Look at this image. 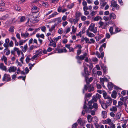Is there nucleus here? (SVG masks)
<instances>
[{"label":"nucleus","instance_id":"nucleus-20","mask_svg":"<svg viewBox=\"0 0 128 128\" xmlns=\"http://www.w3.org/2000/svg\"><path fill=\"white\" fill-rule=\"evenodd\" d=\"M89 75V73L88 70L84 71V73L83 74V75L86 78V80H87V77Z\"/></svg>","mask_w":128,"mask_h":128},{"label":"nucleus","instance_id":"nucleus-60","mask_svg":"<svg viewBox=\"0 0 128 128\" xmlns=\"http://www.w3.org/2000/svg\"><path fill=\"white\" fill-rule=\"evenodd\" d=\"M84 108L85 110L87 112H88V110H87V109H88V108H87L85 104L84 106Z\"/></svg>","mask_w":128,"mask_h":128},{"label":"nucleus","instance_id":"nucleus-16","mask_svg":"<svg viewBox=\"0 0 128 128\" xmlns=\"http://www.w3.org/2000/svg\"><path fill=\"white\" fill-rule=\"evenodd\" d=\"M107 114L106 112L105 111H103L102 113V116L103 118H106L107 116Z\"/></svg>","mask_w":128,"mask_h":128},{"label":"nucleus","instance_id":"nucleus-44","mask_svg":"<svg viewBox=\"0 0 128 128\" xmlns=\"http://www.w3.org/2000/svg\"><path fill=\"white\" fill-rule=\"evenodd\" d=\"M82 48V46L80 44H78L76 45V48H78L79 49V50H81Z\"/></svg>","mask_w":128,"mask_h":128},{"label":"nucleus","instance_id":"nucleus-6","mask_svg":"<svg viewBox=\"0 0 128 128\" xmlns=\"http://www.w3.org/2000/svg\"><path fill=\"white\" fill-rule=\"evenodd\" d=\"M78 124L82 126H84L86 122V121L84 120H83L81 118H79L77 121Z\"/></svg>","mask_w":128,"mask_h":128},{"label":"nucleus","instance_id":"nucleus-13","mask_svg":"<svg viewBox=\"0 0 128 128\" xmlns=\"http://www.w3.org/2000/svg\"><path fill=\"white\" fill-rule=\"evenodd\" d=\"M1 60L2 61L4 62V63L6 65L8 64L7 58L4 55L1 58Z\"/></svg>","mask_w":128,"mask_h":128},{"label":"nucleus","instance_id":"nucleus-28","mask_svg":"<svg viewBox=\"0 0 128 128\" xmlns=\"http://www.w3.org/2000/svg\"><path fill=\"white\" fill-rule=\"evenodd\" d=\"M30 57H31V56L30 55H28L26 58V62L28 64V63L31 60Z\"/></svg>","mask_w":128,"mask_h":128},{"label":"nucleus","instance_id":"nucleus-1","mask_svg":"<svg viewBox=\"0 0 128 128\" xmlns=\"http://www.w3.org/2000/svg\"><path fill=\"white\" fill-rule=\"evenodd\" d=\"M11 78L10 75L7 74H5L2 78V80L3 81L9 82L10 81Z\"/></svg>","mask_w":128,"mask_h":128},{"label":"nucleus","instance_id":"nucleus-4","mask_svg":"<svg viewBox=\"0 0 128 128\" xmlns=\"http://www.w3.org/2000/svg\"><path fill=\"white\" fill-rule=\"evenodd\" d=\"M62 21L61 18H58L55 19H54L50 23H56L57 24L60 23Z\"/></svg>","mask_w":128,"mask_h":128},{"label":"nucleus","instance_id":"nucleus-30","mask_svg":"<svg viewBox=\"0 0 128 128\" xmlns=\"http://www.w3.org/2000/svg\"><path fill=\"white\" fill-rule=\"evenodd\" d=\"M22 56L20 59V60L22 62V63L23 64L24 61V54L22 53Z\"/></svg>","mask_w":128,"mask_h":128},{"label":"nucleus","instance_id":"nucleus-63","mask_svg":"<svg viewBox=\"0 0 128 128\" xmlns=\"http://www.w3.org/2000/svg\"><path fill=\"white\" fill-rule=\"evenodd\" d=\"M9 45L10 47H13L14 46L13 42L12 41H11L9 44Z\"/></svg>","mask_w":128,"mask_h":128},{"label":"nucleus","instance_id":"nucleus-50","mask_svg":"<svg viewBox=\"0 0 128 128\" xmlns=\"http://www.w3.org/2000/svg\"><path fill=\"white\" fill-rule=\"evenodd\" d=\"M123 104V102H121V101H119L118 102V105L116 106V107H118L121 106Z\"/></svg>","mask_w":128,"mask_h":128},{"label":"nucleus","instance_id":"nucleus-41","mask_svg":"<svg viewBox=\"0 0 128 128\" xmlns=\"http://www.w3.org/2000/svg\"><path fill=\"white\" fill-rule=\"evenodd\" d=\"M101 18V17L99 16H97L94 18V20L95 21H98Z\"/></svg>","mask_w":128,"mask_h":128},{"label":"nucleus","instance_id":"nucleus-57","mask_svg":"<svg viewBox=\"0 0 128 128\" xmlns=\"http://www.w3.org/2000/svg\"><path fill=\"white\" fill-rule=\"evenodd\" d=\"M32 9L34 10H37V11H38V8H37V7L34 6H33L32 7Z\"/></svg>","mask_w":128,"mask_h":128},{"label":"nucleus","instance_id":"nucleus-35","mask_svg":"<svg viewBox=\"0 0 128 128\" xmlns=\"http://www.w3.org/2000/svg\"><path fill=\"white\" fill-rule=\"evenodd\" d=\"M110 110L112 112H116L117 110V108L116 107L113 106L110 109Z\"/></svg>","mask_w":128,"mask_h":128},{"label":"nucleus","instance_id":"nucleus-14","mask_svg":"<svg viewBox=\"0 0 128 128\" xmlns=\"http://www.w3.org/2000/svg\"><path fill=\"white\" fill-rule=\"evenodd\" d=\"M117 92L116 91H113L111 95L112 98L114 99H116L117 97Z\"/></svg>","mask_w":128,"mask_h":128},{"label":"nucleus","instance_id":"nucleus-9","mask_svg":"<svg viewBox=\"0 0 128 128\" xmlns=\"http://www.w3.org/2000/svg\"><path fill=\"white\" fill-rule=\"evenodd\" d=\"M99 102L101 104L102 107L104 109H106L109 106H108L106 104V103H105L104 102H101L100 100H99Z\"/></svg>","mask_w":128,"mask_h":128},{"label":"nucleus","instance_id":"nucleus-2","mask_svg":"<svg viewBox=\"0 0 128 128\" xmlns=\"http://www.w3.org/2000/svg\"><path fill=\"white\" fill-rule=\"evenodd\" d=\"M87 55V54L86 53H85L83 55H81L80 56H77L76 57V59L78 61L80 60H82L84 59L85 58Z\"/></svg>","mask_w":128,"mask_h":128},{"label":"nucleus","instance_id":"nucleus-52","mask_svg":"<svg viewBox=\"0 0 128 128\" xmlns=\"http://www.w3.org/2000/svg\"><path fill=\"white\" fill-rule=\"evenodd\" d=\"M78 126V124L76 123H75L72 125V128H76Z\"/></svg>","mask_w":128,"mask_h":128},{"label":"nucleus","instance_id":"nucleus-43","mask_svg":"<svg viewBox=\"0 0 128 128\" xmlns=\"http://www.w3.org/2000/svg\"><path fill=\"white\" fill-rule=\"evenodd\" d=\"M98 99L96 98L95 96H93V98L92 100L94 102H96L98 100Z\"/></svg>","mask_w":128,"mask_h":128},{"label":"nucleus","instance_id":"nucleus-29","mask_svg":"<svg viewBox=\"0 0 128 128\" xmlns=\"http://www.w3.org/2000/svg\"><path fill=\"white\" fill-rule=\"evenodd\" d=\"M58 13L56 12H54V13H53L50 16H49V18H54L55 17L56 15L58 14Z\"/></svg>","mask_w":128,"mask_h":128},{"label":"nucleus","instance_id":"nucleus-18","mask_svg":"<svg viewBox=\"0 0 128 128\" xmlns=\"http://www.w3.org/2000/svg\"><path fill=\"white\" fill-rule=\"evenodd\" d=\"M75 4L74 3H72L68 4L67 6V8L69 9H71L72 8Z\"/></svg>","mask_w":128,"mask_h":128},{"label":"nucleus","instance_id":"nucleus-19","mask_svg":"<svg viewBox=\"0 0 128 128\" xmlns=\"http://www.w3.org/2000/svg\"><path fill=\"white\" fill-rule=\"evenodd\" d=\"M78 20L76 18L74 19H73L72 18L70 19V22L71 23H74V24H76L78 22Z\"/></svg>","mask_w":128,"mask_h":128},{"label":"nucleus","instance_id":"nucleus-15","mask_svg":"<svg viewBox=\"0 0 128 128\" xmlns=\"http://www.w3.org/2000/svg\"><path fill=\"white\" fill-rule=\"evenodd\" d=\"M56 50L58 51V53H61L63 52H67V50L65 48H63L62 49H59L58 50L57 49Z\"/></svg>","mask_w":128,"mask_h":128},{"label":"nucleus","instance_id":"nucleus-59","mask_svg":"<svg viewBox=\"0 0 128 128\" xmlns=\"http://www.w3.org/2000/svg\"><path fill=\"white\" fill-rule=\"evenodd\" d=\"M82 52V50H78L77 54V56H79L81 54Z\"/></svg>","mask_w":128,"mask_h":128},{"label":"nucleus","instance_id":"nucleus-31","mask_svg":"<svg viewBox=\"0 0 128 128\" xmlns=\"http://www.w3.org/2000/svg\"><path fill=\"white\" fill-rule=\"evenodd\" d=\"M42 53V49H40L36 51V54L38 56L41 55Z\"/></svg>","mask_w":128,"mask_h":128},{"label":"nucleus","instance_id":"nucleus-26","mask_svg":"<svg viewBox=\"0 0 128 128\" xmlns=\"http://www.w3.org/2000/svg\"><path fill=\"white\" fill-rule=\"evenodd\" d=\"M28 49V46L27 44H26L24 47L22 49V51L24 52H26Z\"/></svg>","mask_w":128,"mask_h":128},{"label":"nucleus","instance_id":"nucleus-38","mask_svg":"<svg viewBox=\"0 0 128 128\" xmlns=\"http://www.w3.org/2000/svg\"><path fill=\"white\" fill-rule=\"evenodd\" d=\"M25 40H20L19 42V45L21 46L23 45V44L26 42Z\"/></svg>","mask_w":128,"mask_h":128},{"label":"nucleus","instance_id":"nucleus-34","mask_svg":"<svg viewBox=\"0 0 128 128\" xmlns=\"http://www.w3.org/2000/svg\"><path fill=\"white\" fill-rule=\"evenodd\" d=\"M4 51L6 52V54L7 56L9 55L10 54V51L9 50L5 49Z\"/></svg>","mask_w":128,"mask_h":128},{"label":"nucleus","instance_id":"nucleus-8","mask_svg":"<svg viewBox=\"0 0 128 128\" xmlns=\"http://www.w3.org/2000/svg\"><path fill=\"white\" fill-rule=\"evenodd\" d=\"M16 70V68L13 66L10 67L9 68V69L8 70V71L10 73L12 72H15Z\"/></svg>","mask_w":128,"mask_h":128},{"label":"nucleus","instance_id":"nucleus-7","mask_svg":"<svg viewBox=\"0 0 128 128\" xmlns=\"http://www.w3.org/2000/svg\"><path fill=\"white\" fill-rule=\"evenodd\" d=\"M6 67L5 66L4 64L2 63H0V69L2 71L6 72L7 70Z\"/></svg>","mask_w":128,"mask_h":128},{"label":"nucleus","instance_id":"nucleus-55","mask_svg":"<svg viewBox=\"0 0 128 128\" xmlns=\"http://www.w3.org/2000/svg\"><path fill=\"white\" fill-rule=\"evenodd\" d=\"M121 31V30L120 29L118 28H116L115 29V33L120 32Z\"/></svg>","mask_w":128,"mask_h":128},{"label":"nucleus","instance_id":"nucleus-51","mask_svg":"<svg viewBox=\"0 0 128 128\" xmlns=\"http://www.w3.org/2000/svg\"><path fill=\"white\" fill-rule=\"evenodd\" d=\"M55 25H53L51 27V28L50 29L49 31L50 32H52L55 28Z\"/></svg>","mask_w":128,"mask_h":128},{"label":"nucleus","instance_id":"nucleus-58","mask_svg":"<svg viewBox=\"0 0 128 128\" xmlns=\"http://www.w3.org/2000/svg\"><path fill=\"white\" fill-rule=\"evenodd\" d=\"M93 108H98V105L96 103H94V104L93 106H92Z\"/></svg>","mask_w":128,"mask_h":128},{"label":"nucleus","instance_id":"nucleus-42","mask_svg":"<svg viewBox=\"0 0 128 128\" xmlns=\"http://www.w3.org/2000/svg\"><path fill=\"white\" fill-rule=\"evenodd\" d=\"M72 32L73 33H75L77 30V29L74 27V26H73L72 27Z\"/></svg>","mask_w":128,"mask_h":128},{"label":"nucleus","instance_id":"nucleus-10","mask_svg":"<svg viewBox=\"0 0 128 128\" xmlns=\"http://www.w3.org/2000/svg\"><path fill=\"white\" fill-rule=\"evenodd\" d=\"M86 35L89 37L90 38H93L95 36V35L92 33L90 32L89 30H88L86 31Z\"/></svg>","mask_w":128,"mask_h":128},{"label":"nucleus","instance_id":"nucleus-47","mask_svg":"<svg viewBox=\"0 0 128 128\" xmlns=\"http://www.w3.org/2000/svg\"><path fill=\"white\" fill-rule=\"evenodd\" d=\"M95 42V40L92 38L90 39L89 44H94Z\"/></svg>","mask_w":128,"mask_h":128},{"label":"nucleus","instance_id":"nucleus-48","mask_svg":"<svg viewBox=\"0 0 128 128\" xmlns=\"http://www.w3.org/2000/svg\"><path fill=\"white\" fill-rule=\"evenodd\" d=\"M100 82L102 84H104V78H100Z\"/></svg>","mask_w":128,"mask_h":128},{"label":"nucleus","instance_id":"nucleus-12","mask_svg":"<svg viewBox=\"0 0 128 128\" xmlns=\"http://www.w3.org/2000/svg\"><path fill=\"white\" fill-rule=\"evenodd\" d=\"M105 0H100L101 7H104L106 5L107 3L106 2Z\"/></svg>","mask_w":128,"mask_h":128},{"label":"nucleus","instance_id":"nucleus-33","mask_svg":"<svg viewBox=\"0 0 128 128\" xmlns=\"http://www.w3.org/2000/svg\"><path fill=\"white\" fill-rule=\"evenodd\" d=\"M26 20V18L25 16H22L20 18V22H24Z\"/></svg>","mask_w":128,"mask_h":128},{"label":"nucleus","instance_id":"nucleus-62","mask_svg":"<svg viewBox=\"0 0 128 128\" xmlns=\"http://www.w3.org/2000/svg\"><path fill=\"white\" fill-rule=\"evenodd\" d=\"M9 45L8 44L5 43L4 44V46L6 48V49H8Z\"/></svg>","mask_w":128,"mask_h":128},{"label":"nucleus","instance_id":"nucleus-53","mask_svg":"<svg viewBox=\"0 0 128 128\" xmlns=\"http://www.w3.org/2000/svg\"><path fill=\"white\" fill-rule=\"evenodd\" d=\"M14 8L16 10L19 11L20 10V8L16 5L14 6Z\"/></svg>","mask_w":128,"mask_h":128},{"label":"nucleus","instance_id":"nucleus-27","mask_svg":"<svg viewBox=\"0 0 128 128\" xmlns=\"http://www.w3.org/2000/svg\"><path fill=\"white\" fill-rule=\"evenodd\" d=\"M30 20H28L26 22L27 24H31L33 23L34 24H35L36 23L38 22V20H34L33 21V22H32V21L31 20H30Z\"/></svg>","mask_w":128,"mask_h":128},{"label":"nucleus","instance_id":"nucleus-17","mask_svg":"<svg viewBox=\"0 0 128 128\" xmlns=\"http://www.w3.org/2000/svg\"><path fill=\"white\" fill-rule=\"evenodd\" d=\"M103 94L104 98L106 100H108L111 98L108 95L106 92L103 93Z\"/></svg>","mask_w":128,"mask_h":128},{"label":"nucleus","instance_id":"nucleus-46","mask_svg":"<svg viewBox=\"0 0 128 128\" xmlns=\"http://www.w3.org/2000/svg\"><path fill=\"white\" fill-rule=\"evenodd\" d=\"M92 60L94 62L96 63L98 62V59L96 57H94L92 58Z\"/></svg>","mask_w":128,"mask_h":128},{"label":"nucleus","instance_id":"nucleus-24","mask_svg":"<svg viewBox=\"0 0 128 128\" xmlns=\"http://www.w3.org/2000/svg\"><path fill=\"white\" fill-rule=\"evenodd\" d=\"M117 4L116 1L113 0L112 1L111 5V7H112L113 8H114Z\"/></svg>","mask_w":128,"mask_h":128},{"label":"nucleus","instance_id":"nucleus-32","mask_svg":"<svg viewBox=\"0 0 128 128\" xmlns=\"http://www.w3.org/2000/svg\"><path fill=\"white\" fill-rule=\"evenodd\" d=\"M93 102L92 100L89 101L88 102V105L89 106V108L90 109H92L93 108V107L92 106V104L94 103Z\"/></svg>","mask_w":128,"mask_h":128},{"label":"nucleus","instance_id":"nucleus-22","mask_svg":"<svg viewBox=\"0 0 128 128\" xmlns=\"http://www.w3.org/2000/svg\"><path fill=\"white\" fill-rule=\"evenodd\" d=\"M110 17L111 19H115L116 18V15L113 13L110 14Z\"/></svg>","mask_w":128,"mask_h":128},{"label":"nucleus","instance_id":"nucleus-3","mask_svg":"<svg viewBox=\"0 0 128 128\" xmlns=\"http://www.w3.org/2000/svg\"><path fill=\"white\" fill-rule=\"evenodd\" d=\"M88 30H90L91 31L93 32L94 33L96 32L97 30V28L95 27L94 24H91Z\"/></svg>","mask_w":128,"mask_h":128},{"label":"nucleus","instance_id":"nucleus-25","mask_svg":"<svg viewBox=\"0 0 128 128\" xmlns=\"http://www.w3.org/2000/svg\"><path fill=\"white\" fill-rule=\"evenodd\" d=\"M21 35L22 36H23L25 38H27L28 37H29L30 36L29 34L27 32H26L24 34H22Z\"/></svg>","mask_w":128,"mask_h":128},{"label":"nucleus","instance_id":"nucleus-23","mask_svg":"<svg viewBox=\"0 0 128 128\" xmlns=\"http://www.w3.org/2000/svg\"><path fill=\"white\" fill-rule=\"evenodd\" d=\"M87 119L88 122L90 123L92 121V117L91 115H88V116Z\"/></svg>","mask_w":128,"mask_h":128},{"label":"nucleus","instance_id":"nucleus-11","mask_svg":"<svg viewBox=\"0 0 128 128\" xmlns=\"http://www.w3.org/2000/svg\"><path fill=\"white\" fill-rule=\"evenodd\" d=\"M112 102V99L111 98H110L109 99L107 100L106 102V104L108 106H111V104Z\"/></svg>","mask_w":128,"mask_h":128},{"label":"nucleus","instance_id":"nucleus-37","mask_svg":"<svg viewBox=\"0 0 128 128\" xmlns=\"http://www.w3.org/2000/svg\"><path fill=\"white\" fill-rule=\"evenodd\" d=\"M113 28L112 27H111L110 28V30H109V32H110L111 34L112 35L113 34H115V33L113 32Z\"/></svg>","mask_w":128,"mask_h":128},{"label":"nucleus","instance_id":"nucleus-54","mask_svg":"<svg viewBox=\"0 0 128 128\" xmlns=\"http://www.w3.org/2000/svg\"><path fill=\"white\" fill-rule=\"evenodd\" d=\"M58 33L60 34H62L63 33L62 29V28H60L58 31Z\"/></svg>","mask_w":128,"mask_h":128},{"label":"nucleus","instance_id":"nucleus-45","mask_svg":"<svg viewBox=\"0 0 128 128\" xmlns=\"http://www.w3.org/2000/svg\"><path fill=\"white\" fill-rule=\"evenodd\" d=\"M76 16L77 17H79L82 15V14L79 12H76Z\"/></svg>","mask_w":128,"mask_h":128},{"label":"nucleus","instance_id":"nucleus-39","mask_svg":"<svg viewBox=\"0 0 128 128\" xmlns=\"http://www.w3.org/2000/svg\"><path fill=\"white\" fill-rule=\"evenodd\" d=\"M85 40L86 42V43L87 44H89L90 40L88 38H87L85 37L84 38L83 40Z\"/></svg>","mask_w":128,"mask_h":128},{"label":"nucleus","instance_id":"nucleus-5","mask_svg":"<svg viewBox=\"0 0 128 128\" xmlns=\"http://www.w3.org/2000/svg\"><path fill=\"white\" fill-rule=\"evenodd\" d=\"M103 123L104 124H108L110 126L112 124V122L110 119L108 118L103 121Z\"/></svg>","mask_w":128,"mask_h":128},{"label":"nucleus","instance_id":"nucleus-56","mask_svg":"<svg viewBox=\"0 0 128 128\" xmlns=\"http://www.w3.org/2000/svg\"><path fill=\"white\" fill-rule=\"evenodd\" d=\"M61 38V36H59L55 38H54V41L56 40V41H57L59 40H60Z\"/></svg>","mask_w":128,"mask_h":128},{"label":"nucleus","instance_id":"nucleus-40","mask_svg":"<svg viewBox=\"0 0 128 128\" xmlns=\"http://www.w3.org/2000/svg\"><path fill=\"white\" fill-rule=\"evenodd\" d=\"M96 14V11H93L90 13V15L92 16H94Z\"/></svg>","mask_w":128,"mask_h":128},{"label":"nucleus","instance_id":"nucleus-36","mask_svg":"<svg viewBox=\"0 0 128 128\" xmlns=\"http://www.w3.org/2000/svg\"><path fill=\"white\" fill-rule=\"evenodd\" d=\"M40 28L42 30V31L44 32H45L46 30V28L44 26L43 27H41Z\"/></svg>","mask_w":128,"mask_h":128},{"label":"nucleus","instance_id":"nucleus-64","mask_svg":"<svg viewBox=\"0 0 128 128\" xmlns=\"http://www.w3.org/2000/svg\"><path fill=\"white\" fill-rule=\"evenodd\" d=\"M95 96L98 99H100L101 98V96L98 94H97Z\"/></svg>","mask_w":128,"mask_h":128},{"label":"nucleus","instance_id":"nucleus-49","mask_svg":"<svg viewBox=\"0 0 128 128\" xmlns=\"http://www.w3.org/2000/svg\"><path fill=\"white\" fill-rule=\"evenodd\" d=\"M14 27H11L10 28L9 30L10 32H14Z\"/></svg>","mask_w":128,"mask_h":128},{"label":"nucleus","instance_id":"nucleus-61","mask_svg":"<svg viewBox=\"0 0 128 128\" xmlns=\"http://www.w3.org/2000/svg\"><path fill=\"white\" fill-rule=\"evenodd\" d=\"M43 6L45 7H47L48 6V4L47 2H44L42 4Z\"/></svg>","mask_w":128,"mask_h":128},{"label":"nucleus","instance_id":"nucleus-21","mask_svg":"<svg viewBox=\"0 0 128 128\" xmlns=\"http://www.w3.org/2000/svg\"><path fill=\"white\" fill-rule=\"evenodd\" d=\"M113 84L112 82H109L108 84V87L110 90H112L113 87Z\"/></svg>","mask_w":128,"mask_h":128}]
</instances>
